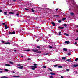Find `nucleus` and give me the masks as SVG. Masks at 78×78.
<instances>
[{
	"label": "nucleus",
	"mask_w": 78,
	"mask_h": 78,
	"mask_svg": "<svg viewBox=\"0 0 78 78\" xmlns=\"http://www.w3.org/2000/svg\"><path fill=\"white\" fill-rule=\"evenodd\" d=\"M78 61V58H76V59H75V61Z\"/></svg>",
	"instance_id": "c85d7f7f"
},
{
	"label": "nucleus",
	"mask_w": 78,
	"mask_h": 78,
	"mask_svg": "<svg viewBox=\"0 0 78 78\" xmlns=\"http://www.w3.org/2000/svg\"><path fill=\"white\" fill-rule=\"evenodd\" d=\"M5 71L6 72H8V70L7 69H5Z\"/></svg>",
	"instance_id": "f704fd0d"
},
{
	"label": "nucleus",
	"mask_w": 78,
	"mask_h": 78,
	"mask_svg": "<svg viewBox=\"0 0 78 78\" xmlns=\"http://www.w3.org/2000/svg\"><path fill=\"white\" fill-rule=\"evenodd\" d=\"M5 29H7V28H8V27H7V25H5Z\"/></svg>",
	"instance_id": "ddd939ff"
},
{
	"label": "nucleus",
	"mask_w": 78,
	"mask_h": 78,
	"mask_svg": "<svg viewBox=\"0 0 78 78\" xmlns=\"http://www.w3.org/2000/svg\"><path fill=\"white\" fill-rule=\"evenodd\" d=\"M1 78H8V77H6L5 76H3L1 77Z\"/></svg>",
	"instance_id": "dca6fc26"
},
{
	"label": "nucleus",
	"mask_w": 78,
	"mask_h": 78,
	"mask_svg": "<svg viewBox=\"0 0 78 78\" xmlns=\"http://www.w3.org/2000/svg\"><path fill=\"white\" fill-rule=\"evenodd\" d=\"M62 59H63V60H65L66 59V57H62Z\"/></svg>",
	"instance_id": "4468645a"
},
{
	"label": "nucleus",
	"mask_w": 78,
	"mask_h": 78,
	"mask_svg": "<svg viewBox=\"0 0 78 78\" xmlns=\"http://www.w3.org/2000/svg\"><path fill=\"white\" fill-rule=\"evenodd\" d=\"M37 53H41V51H38V52H37Z\"/></svg>",
	"instance_id": "a18cd8bd"
},
{
	"label": "nucleus",
	"mask_w": 78,
	"mask_h": 78,
	"mask_svg": "<svg viewBox=\"0 0 78 78\" xmlns=\"http://www.w3.org/2000/svg\"><path fill=\"white\" fill-rule=\"evenodd\" d=\"M34 66H37V64H34Z\"/></svg>",
	"instance_id": "5fc2aeb1"
},
{
	"label": "nucleus",
	"mask_w": 78,
	"mask_h": 78,
	"mask_svg": "<svg viewBox=\"0 0 78 78\" xmlns=\"http://www.w3.org/2000/svg\"><path fill=\"white\" fill-rule=\"evenodd\" d=\"M48 54L46 53V54H44V55H48Z\"/></svg>",
	"instance_id": "8fccbe9b"
},
{
	"label": "nucleus",
	"mask_w": 78,
	"mask_h": 78,
	"mask_svg": "<svg viewBox=\"0 0 78 78\" xmlns=\"http://www.w3.org/2000/svg\"><path fill=\"white\" fill-rule=\"evenodd\" d=\"M16 14L17 16H19V14H17V13Z\"/></svg>",
	"instance_id": "338daca9"
},
{
	"label": "nucleus",
	"mask_w": 78,
	"mask_h": 78,
	"mask_svg": "<svg viewBox=\"0 0 78 78\" xmlns=\"http://www.w3.org/2000/svg\"><path fill=\"white\" fill-rule=\"evenodd\" d=\"M77 44V43L76 42L74 44L75 45H76Z\"/></svg>",
	"instance_id": "4d7b16f0"
},
{
	"label": "nucleus",
	"mask_w": 78,
	"mask_h": 78,
	"mask_svg": "<svg viewBox=\"0 0 78 78\" xmlns=\"http://www.w3.org/2000/svg\"><path fill=\"white\" fill-rule=\"evenodd\" d=\"M68 55H70V53H69L68 54Z\"/></svg>",
	"instance_id": "6e6d98bb"
},
{
	"label": "nucleus",
	"mask_w": 78,
	"mask_h": 78,
	"mask_svg": "<svg viewBox=\"0 0 78 78\" xmlns=\"http://www.w3.org/2000/svg\"><path fill=\"white\" fill-rule=\"evenodd\" d=\"M72 67H78V64H74L72 66Z\"/></svg>",
	"instance_id": "7ed1b4c3"
},
{
	"label": "nucleus",
	"mask_w": 78,
	"mask_h": 78,
	"mask_svg": "<svg viewBox=\"0 0 78 78\" xmlns=\"http://www.w3.org/2000/svg\"><path fill=\"white\" fill-rule=\"evenodd\" d=\"M4 15H7V12H4Z\"/></svg>",
	"instance_id": "a878e982"
},
{
	"label": "nucleus",
	"mask_w": 78,
	"mask_h": 78,
	"mask_svg": "<svg viewBox=\"0 0 78 78\" xmlns=\"http://www.w3.org/2000/svg\"><path fill=\"white\" fill-rule=\"evenodd\" d=\"M12 72L13 73H15V72H14V71H13Z\"/></svg>",
	"instance_id": "052dcab7"
},
{
	"label": "nucleus",
	"mask_w": 78,
	"mask_h": 78,
	"mask_svg": "<svg viewBox=\"0 0 78 78\" xmlns=\"http://www.w3.org/2000/svg\"><path fill=\"white\" fill-rule=\"evenodd\" d=\"M13 77H15V78L16 77H20V76H13Z\"/></svg>",
	"instance_id": "b1692460"
},
{
	"label": "nucleus",
	"mask_w": 78,
	"mask_h": 78,
	"mask_svg": "<svg viewBox=\"0 0 78 78\" xmlns=\"http://www.w3.org/2000/svg\"><path fill=\"white\" fill-rule=\"evenodd\" d=\"M17 66H21V65H20V64H18L17 65Z\"/></svg>",
	"instance_id": "c03bdc74"
},
{
	"label": "nucleus",
	"mask_w": 78,
	"mask_h": 78,
	"mask_svg": "<svg viewBox=\"0 0 78 78\" xmlns=\"http://www.w3.org/2000/svg\"><path fill=\"white\" fill-rule=\"evenodd\" d=\"M15 34V32L13 31V32H9V34Z\"/></svg>",
	"instance_id": "20e7f679"
},
{
	"label": "nucleus",
	"mask_w": 78,
	"mask_h": 78,
	"mask_svg": "<svg viewBox=\"0 0 78 78\" xmlns=\"http://www.w3.org/2000/svg\"><path fill=\"white\" fill-rule=\"evenodd\" d=\"M9 63H10V64H14V63H13V62H12L9 61Z\"/></svg>",
	"instance_id": "aec40b11"
},
{
	"label": "nucleus",
	"mask_w": 78,
	"mask_h": 78,
	"mask_svg": "<svg viewBox=\"0 0 78 78\" xmlns=\"http://www.w3.org/2000/svg\"><path fill=\"white\" fill-rule=\"evenodd\" d=\"M53 48V47L52 46H50L49 47V48Z\"/></svg>",
	"instance_id": "37998d69"
},
{
	"label": "nucleus",
	"mask_w": 78,
	"mask_h": 78,
	"mask_svg": "<svg viewBox=\"0 0 78 78\" xmlns=\"http://www.w3.org/2000/svg\"><path fill=\"white\" fill-rule=\"evenodd\" d=\"M24 51H27V52L30 51H31V50L30 49L25 50H24Z\"/></svg>",
	"instance_id": "6e6552de"
},
{
	"label": "nucleus",
	"mask_w": 78,
	"mask_h": 78,
	"mask_svg": "<svg viewBox=\"0 0 78 78\" xmlns=\"http://www.w3.org/2000/svg\"><path fill=\"white\" fill-rule=\"evenodd\" d=\"M5 66H10V65L9 64H6L5 65Z\"/></svg>",
	"instance_id": "4be33fe9"
},
{
	"label": "nucleus",
	"mask_w": 78,
	"mask_h": 78,
	"mask_svg": "<svg viewBox=\"0 0 78 78\" xmlns=\"http://www.w3.org/2000/svg\"><path fill=\"white\" fill-rule=\"evenodd\" d=\"M64 35H66V36H69V34L67 33H64Z\"/></svg>",
	"instance_id": "f3484780"
},
{
	"label": "nucleus",
	"mask_w": 78,
	"mask_h": 78,
	"mask_svg": "<svg viewBox=\"0 0 78 78\" xmlns=\"http://www.w3.org/2000/svg\"><path fill=\"white\" fill-rule=\"evenodd\" d=\"M2 12V10L0 9V12Z\"/></svg>",
	"instance_id": "603ef678"
},
{
	"label": "nucleus",
	"mask_w": 78,
	"mask_h": 78,
	"mask_svg": "<svg viewBox=\"0 0 78 78\" xmlns=\"http://www.w3.org/2000/svg\"><path fill=\"white\" fill-rule=\"evenodd\" d=\"M70 43V42L69 41H66L65 44H69Z\"/></svg>",
	"instance_id": "2eb2a0df"
},
{
	"label": "nucleus",
	"mask_w": 78,
	"mask_h": 78,
	"mask_svg": "<svg viewBox=\"0 0 78 78\" xmlns=\"http://www.w3.org/2000/svg\"><path fill=\"white\" fill-rule=\"evenodd\" d=\"M55 17H59V15H55Z\"/></svg>",
	"instance_id": "4c0bfd02"
},
{
	"label": "nucleus",
	"mask_w": 78,
	"mask_h": 78,
	"mask_svg": "<svg viewBox=\"0 0 78 78\" xmlns=\"http://www.w3.org/2000/svg\"><path fill=\"white\" fill-rule=\"evenodd\" d=\"M37 48H39V49H40L41 48V47H40V46H37Z\"/></svg>",
	"instance_id": "473e14b6"
},
{
	"label": "nucleus",
	"mask_w": 78,
	"mask_h": 78,
	"mask_svg": "<svg viewBox=\"0 0 78 78\" xmlns=\"http://www.w3.org/2000/svg\"><path fill=\"white\" fill-rule=\"evenodd\" d=\"M31 60V59H30V58H28V60Z\"/></svg>",
	"instance_id": "13d9d810"
},
{
	"label": "nucleus",
	"mask_w": 78,
	"mask_h": 78,
	"mask_svg": "<svg viewBox=\"0 0 78 78\" xmlns=\"http://www.w3.org/2000/svg\"><path fill=\"white\" fill-rule=\"evenodd\" d=\"M50 78H53V76L52 75V76H50Z\"/></svg>",
	"instance_id": "58836bf2"
},
{
	"label": "nucleus",
	"mask_w": 78,
	"mask_h": 78,
	"mask_svg": "<svg viewBox=\"0 0 78 78\" xmlns=\"http://www.w3.org/2000/svg\"><path fill=\"white\" fill-rule=\"evenodd\" d=\"M2 72H3L2 71H0V73H2Z\"/></svg>",
	"instance_id": "0e129e2a"
},
{
	"label": "nucleus",
	"mask_w": 78,
	"mask_h": 78,
	"mask_svg": "<svg viewBox=\"0 0 78 78\" xmlns=\"http://www.w3.org/2000/svg\"><path fill=\"white\" fill-rule=\"evenodd\" d=\"M32 51H33L34 52H36V51H38V50H37V49H36V50H35V49H33Z\"/></svg>",
	"instance_id": "1a4fd4ad"
},
{
	"label": "nucleus",
	"mask_w": 78,
	"mask_h": 78,
	"mask_svg": "<svg viewBox=\"0 0 78 78\" xmlns=\"http://www.w3.org/2000/svg\"><path fill=\"white\" fill-rule=\"evenodd\" d=\"M56 11H58V9H56Z\"/></svg>",
	"instance_id": "680f3d73"
},
{
	"label": "nucleus",
	"mask_w": 78,
	"mask_h": 78,
	"mask_svg": "<svg viewBox=\"0 0 78 78\" xmlns=\"http://www.w3.org/2000/svg\"><path fill=\"white\" fill-rule=\"evenodd\" d=\"M66 18H64L62 19V20L63 21H64V20H66Z\"/></svg>",
	"instance_id": "5701e85b"
},
{
	"label": "nucleus",
	"mask_w": 78,
	"mask_h": 78,
	"mask_svg": "<svg viewBox=\"0 0 78 78\" xmlns=\"http://www.w3.org/2000/svg\"><path fill=\"white\" fill-rule=\"evenodd\" d=\"M66 61H68V62H72V61H71V60L70 59L66 60Z\"/></svg>",
	"instance_id": "423d86ee"
},
{
	"label": "nucleus",
	"mask_w": 78,
	"mask_h": 78,
	"mask_svg": "<svg viewBox=\"0 0 78 78\" xmlns=\"http://www.w3.org/2000/svg\"><path fill=\"white\" fill-rule=\"evenodd\" d=\"M78 37L77 38V39H75L76 41H78Z\"/></svg>",
	"instance_id": "09e8293b"
},
{
	"label": "nucleus",
	"mask_w": 78,
	"mask_h": 78,
	"mask_svg": "<svg viewBox=\"0 0 78 78\" xmlns=\"http://www.w3.org/2000/svg\"><path fill=\"white\" fill-rule=\"evenodd\" d=\"M50 74H51V75H56L55 73H53V72H50Z\"/></svg>",
	"instance_id": "0eeeda50"
},
{
	"label": "nucleus",
	"mask_w": 78,
	"mask_h": 78,
	"mask_svg": "<svg viewBox=\"0 0 78 78\" xmlns=\"http://www.w3.org/2000/svg\"><path fill=\"white\" fill-rule=\"evenodd\" d=\"M54 66L55 67H57V66H58V65H55Z\"/></svg>",
	"instance_id": "e433bc0d"
},
{
	"label": "nucleus",
	"mask_w": 78,
	"mask_h": 78,
	"mask_svg": "<svg viewBox=\"0 0 78 78\" xmlns=\"http://www.w3.org/2000/svg\"><path fill=\"white\" fill-rule=\"evenodd\" d=\"M31 11H32V12H34V11L33 10V8L32 9Z\"/></svg>",
	"instance_id": "2f4dec72"
},
{
	"label": "nucleus",
	"mask_w": 78,
	"mask_h": 78,
	"mask_svg": "<svg viewBox=\"0 0 78 78\" xmlns=\"http://www.w3.org/2000/svg\"><path fill=\"white\" fill-rule=\"evenodd\" d=\"M70 14L71 15V16H73V15H74V13H73V12H71L70 13Z\"/></svg>",
	"instance_id": "a211bd4d"
},
{
	"label": "nucleus",
	"mask_w": 78,
	"mask_h": 78,
	"mask_svg": "<svg viewBox=\"0 0 78 78\" xmlns=\"http://www.w3.org/2000/svg\"><path fill=\"white\" fill-rule=\"evenodd\" d=\"M46 9H48V10H49V9H49L47 8Z\"/></svg>",
	"instance_id": "774afa93"
},
{
	"label": "nucleus",
	"mask_w": 78,
	"mask_h": 78,
	"mask_svg": "<svg viewBox=\"0 0 78 78\" xmlns=\"http://www.w3.org/2000/svg\"><path fill=\"white\" fill-rule=\"evenodd\" d=\"M69 3H72L73 5H75L76 3L74 2V0H71L70 1H69Z\"/></svg>",
	"instance_id": "f257e3e1"
},
{
	"label": "nucleus",
	"mask_w": 78,
	"mask_h": 78,
	"mask_svg": "<svg viewBox=\"0 0 78 78\" xmlns=\"http://www.w3.org/2000/svg\"><path fill=\"white\" fill-rule=\"evenodd\" d=\"M31 67H32L31 68V69H32V70H34L36 69L35 68H37V67L35 66H31Z\"/></svg>",
	"instance_id": "f03ea898"
},
{
	"label": "nucleus",
	"mask_w": 78,
	"mask_h": 78,
	"mask_svg": "<svg viewBox=\"0 0 78 78\" xmlns=\"http://www.w3.org/2000/svg\"><path fill=\"white\" fill-rule=\"evenodd\" d=\"M63 25L64 27H67V25L65 24H64Z\"/></svg>",
	"instance_id": "ea45409f"
},
{
	"label": "nucleus",
	"mask_w": 78,
	"mask_h": 78,
	"mask_svg": "<svg viewBox=\"0 0 78 78\" xmlns=\"http://www.w3.org/2000/svg\"><path fill=\"white\" fill-rule=\"evenodd\" d=\"M25 10H27V11H28V9H27V8H25Z\"/></svg>",
	"instance_id": "de8ad7c7"
},
{
	"label": "nucleus",
	"mask_w": 78,
	"mask_h": 78,
	"mask_svg": "<svg viewBox=\"0 0 78 78\" xmlns=\"http://www.w3.org/2000/svg\"><path fill=\"white\" fill-rule=\"evenodd\" d=\"M58 68H62V66H58Z\"/></svg>",
	"instance_id": "bb28decb"
},
{
	"label": "nucleus",
	"mask_w": 78,
	"mask_h": 78,
	"mask_svg": "<svg viewBox=\"0 0 78 78\" xmlns=\"http://www.w3.org/2000/svg\"><path fill=\"white\" fill-rule=\"evenodd\" d=\"M17 0H13V2H17Z\"/></svg>",
	"instance_id": "a19ab883"
},
{
	"label": "nucleus",
	"mask_w": 78,
	"mask_h": 78,
	"mask_svg": "<svg viewBox=\"0 0 78 78\" xmlns=\"http://www.w3.org/2000/svg\"><path fill=\"white\" fill-rule=\"evenodd\" d=\"M52 61H53V62H55V60L54 59L52 60Z\"/></svg>",
	"instance_id": "e2e57ef3"
},
{
	"label": "nucleus",
	"mask_w": 78,
	"mask_h": 78,
	"mask_svg": "<svg viewBox=\"0 0 78 78\" xmlns=\"http://www.w3.org/2000/svg\"><path fill=\"white\" fill-rule=\"evenodd\" d=\"M4 44H10V43L9 42H6Z\"/></svg>",
	"instance_id": "412c9836"
},
{
	"label": "nucleus",
	"mask_w": 78,
	"mask_h": 78,
	"mask_svg": "<svg viewBox=\"0 0 78 78\" xmlns=\"http://www.w3.org/2000/svg\"><path fill=\"white\" fill-rule=\"evenodd\" d=\"M58 22H59V23H61V21L59 20V21H58Z\"/></svg>",
	"instance_id": "3c124183"
},
{
	"label": "nucleus",
	"mask_w": 78,
	"mask_h": 78,
	"mask_svg": "<svg viewBox=\"0 0 78 78\" xmlns=\"http://www.w3.org/2000/svg\"><path fill=\"white\" fill-rule=\"evenodd\" d=\"M59 28H60V29H63V28H64V27H59Z\"/></svg>",
	"instance_id": "cd10ccee"
},
{
	"label": "nucleus",
	"mask_w": 78,
	"mask_h": 78,
	"mask_svg": "<svg viewBox=\"0 0 78 78\" xmlns=\"http://www.w3.org/2000/svg\"><path fill=\"white\" fill-rule=\"evenodd\" d=\"M61 78H64V77H63V76H61Z\"/></svg>",
	"instance_id": "69168bd1"
},
{
	"label": "nucleus",
	"mask_w": 78,
	"mask_h": 78,
	"mask_svg": "<svg viewBox=\"0 0 78 78\" xmlns=\"http://www.w3.org/2000/svg\"><path fill=\"white\" fill-rule=\"evenodd\" d=\"M51 24L53 25V26H54V27H55V23L54 22H52Z\"/></svg>",
	"instance_id": "f8f14e48"
},
{
	"label": "nucleus",
	"mask_w": 78,
	"mask_h": 78,
	"mask_svg": "<svg viewBox=\"0 0 78 78\" xmlns=\"http://www.w3.org/2000/svg\"><path fill=\"white\" fill-rule=\"evenodd\" d=\"M20 1V0H16V2H19Z\"/></svg>",
	"instance_id": "bf43d9fd"
},
{
	"label": "nucleus",
	"mask_w": 78,
	"mask_h": 78,
	"mask_svg": "<svg viewBox=\"0 0 78 78\" xmlns=\"http://www.w3.org/2000/svg\"><path fill=\"white\" fill-rule=\"evenodd\" d=\"M1 42H2V43H5V41H2Z\"/></svg>",
	"instance_id": "49530a36"
},
{
	"label": "nucleus",
	"mask_w": 78,
	"mask_h": 78,
	"mask_svg": "<svg viewBox=\"0 0 78 78\" xmlns=\"http://www.w3.org/2000/svg\"><path fill=\"white\" fill-rule=\"evenodd\" d=\"M23 67V66H21V67H18V69H22Z\"/></svg>",
	"instance_id": "9d476101"
},
{
	"label": "nucleus",
	"mask_w": 78,
	"mask_h": 78,
	"mask_svg": "<svg viewBox=\"0 0 78 78\" xmlns=\"http://www.w3.org/2000/svg\"><path fill=\"white\" fill-rule=\"evenodd\" d=\"M63 50V51H67V50L66 49V48H64Z\"/></svg>",
	"instance_id": "9b49d317"
},
{
	"label": "nucleus",
	"mask_w": 78,
	"mask_h": 78,
	"mask_svg": "<svg viewBox=\"0 0 78 78\" xmlns=\"http://www.w3.org/2000/svg\"><path fill=\"white\" fill-rule=\"evenodd\" d=\"M6 24V23H2V25H4Z\"/></svg>",
	"instance_id": "79ce46f5"
},
{
	"label": "nucleus",
	"mask_w": 78,
	"mask_h": 78,
	"mask_svg": "<svg viewBox=\"0 0 78 78\" xmlns=\"http://www.w3.org/2000/svg\"><path fill=\"white\" fill-rule=\"evenodd\" d=\"M66 70L67 71V72H69V71L70 70V69H66Z\"/></svg>",
	"instance_id": "c756f323"
},
{
	"label": "nucleus",
	"mask_w": 78,
	"mask_h": 78,
	"mask_svg": "<svg viewBox=\"0 0 78 78\" xmlns=\"http://www.w3.org/2000/svg\"><path fill=\"white\" fill-rule=\"evenodd\" d=\"M43 68H46V67H47V66H45V65H44L43 66Z\"/></svg>",
	"instance_id": "393cba45"
},
{
	"label": "nucleus",
	"mask_w": 78,
	"mask_h": 78,
	"mask_svg": "<svg viewBox=\"0 0 78 78\" xmlns=\"http://www.w3.org/2000/svg\"><path fill=\"white\" fill-rule=\"evenodd\" d=\"M26 17H27V18H30V16H26Z\"/></svg>",
	"instance_id": "c9c22d12"
},
{
	"label": "nucleus",
	"mask_w": 78,
	"mask_h": 78,
	"mask_svg": "<svg viewBox=\"0 0 78 78\" xmlns=\"http://www.w3.org/2000/svg\"><path fill=\"white\" fill-rule=\"evenodd\" d=\"M59 35H61V32H59Z\"/></svg>",
	"instance_id": "72a5a7b5"
},
{
	"label": "nucleus",
	"mask_w": 78,
	"mask_h": 78,
	"mask_svg": "<svg viewBox=\"0 0 78 78\" xmlns=\"http://www.w3.org/2000/svg\"><path fill=\"white\" fill-rule=\"evenodd\" d=\"M14 51H15V52H16V51H17V50H14Z\"/></svg>",
	"instance_id": "864d4df0"
},
{
	"label": "nucleus",
	"mask_w": 78,
	"mask_h": 78,
	"mask_svg": "<svg viewBox=\"0 0 78 78\" xmlns=\"http://www.w3.org/2000/svg\"><path fill=\"white\" fill-rule=\"evenodd\" d=\"M73 6H70V7H69V11H71V10H72V9H73Z\"/></svg>",
	"instance_id": "39448f33"
},
{
	"label": "nucleus",
	"mask_w": 78,
	"mask_h": 78,
	"mask_svg": "<svg viewBox=\"0 0 78 78\" xmlns=\"http://www.w3.org/2000/svg\"><path fill=\"white\" fill-rule=\"evenodd\" d=\"M9 14H14V13H13L12 12H9Z\"/></svg>",
	"instance_id": "6ab92c4d"
},
{
	"label": "nucleus",
	"mask_w": 78,
	"mask_h": 78,
	"mask_svg": "<svg viewBox=\"0 0 78 78\" xmlns=\"http://www.w3.org/2000/svg\"><path fill=\"white\" fill-rule=\"evenodd\" d=\"M48 69L49 70H50V71H51V72H52V70L50 68H49Z\"/></svg>",
	"instance_id": "7c9ffc66"
}]
</instances>
